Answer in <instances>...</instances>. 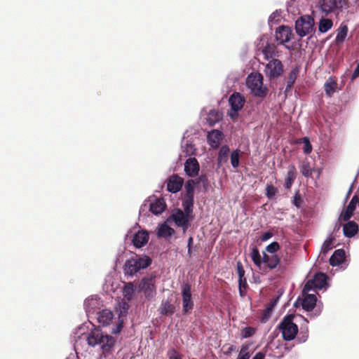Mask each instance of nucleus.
<instances>
[{
    "label": "nucleus",
    "instance_id": "f3484780",
    "mask_svg": "<svg viewBox=\"0 0 359 359\" xmlns=\"http://www.w3.org/2000/svg\"><path fill=\"white\" fill-rule=\"evenodd\" d=\"M200 170V165L196 158H189L184 163V172L189 177L198 176Z\"/></svg>",
    "mask_w": 359,
    "mask_h": 359
},
{
    "label": "nucleus",
    "instance_id": "0eeeda50",
    "mask_svg": "<svg viewBox=\"0 0 359 359\" xmlns=\"http://www.w3.org/2000/svg\"><path fill=\"white\" fill-rule=\"evenodd\" d=\"M165 208L166 204L163 198L152 196L141 206L140 212L142 213L145 209L149 208L154 215H158L161 214Z\"/></svg>",
    "mask_w": 359,
    "mask_h": 359
},
{
    "label": "nucleus",
    "instance_id": "412c9836",
    "mask_svg": "<svg viewBox=\"0 0 359 359\" xmlns=\"http://www.w3.org/2000/svg\"><path fill=\"white\" fill-rule=\"evenodd\" d=\"M97 320V323L103 326H108L114 319V313L109 309H103L97 312L96 315L93 316Z\"/></svg>",
    "mask_w": 359,
    "mask_h": 359
},
{
    "label": "nucleus",
    "instance_id": "c9c22d12",
    "mask_svg": "<svg viewBox=\"0 0 359 359\" xmlns=\"http://www.w3.org/2000/svg\"><path fill=\"white\" fill-rule=\"evenodd\" d=\"M333 26V22L332 20L328 18H322L318 23V31L320 33H326Z\"/></svg>",
    "mask_w": 359,
    "mask_h": 359
},
{
    "label": "nucleus",
    "instance_id": "c03bdc74",
    "mask_svg": "<svg viewBox=\"0 0 359 359\" xmlns=\"http://www.w3.org/2000/svg\"><path fill=\"white\" fill-rule=\"evenodd\" d=\"M255 333V329L252 327H245L241 330V337L243 339L252 337Z\"/></svg>",
    "mask_w": 359,
    "mask_h": 359
},
{
    "label": "nucleus",
    "instance_id": "c85d7f7f",
    "mask_svg": "<svg viewBox=\"0 0 359 359\" xmlns=\"http://www.w3.org/2000/svg\"><path fill=\"white\" fill-rule=\"evenodd\" d=\"M337 87L338 84L332 77H329L324 84L325 93L330 97L337 91Z\"/></svg>",
    "mask_w": 359,
    "mask_h": 359
},
{
    "label": "nucleus",
    "instance_id": "79ce46f5",
    "mask_svg": "<svg viewBox=\"0 0 359 359\" xmlns=\"http://www.w3.org/2000/svg\"><path fill=\"white\" fill-rule=\"evenodd\" d=\"M241 151L239 149L233 150L230 155L231 164L233 168H237L239 165V159Z\"/></svg>",
    "mask_w": 359,
    "mask_h": 359
},
{
    "label": "nucleus",
    "instance_id": "72a5a7b5",
    "mask_svg": "<svg viewBox=\"0 0 359 359\" xmlns=\"http://www.w3.org/2000/svg\"><path fill=\"white\" fill-rule=\"evenodd\" d=\"M295 178H296L295 167L294 165H290L289 167L288 171L287 172L284 187L286 189H290L292 187Z\"/></svg>",
    "mask_w": 359,
    "mask_h": 359
},
{
    "label": "nucleus",
    "instance_id": "de8ad7c7",
    "mask_svg": "<svg viewBox=\"0 0 359 359\" xmlns=\"http://www.w3.org/2000/svg\"><path fill=\"white\" fill-rule=\"evenodd\" d=\"M302 142L304 144V152L306 154H309L312 151V146L310 143L309 139L308 137H304L302 139Z\"/></svg>",
    "mask_w": 359,
    "mask_h": 359
},
{
    "label": "nucleus",
    "instance_id": "e433bc0d",
    "mask_svg": "<svg viewBox=\"0 0 359 359\" xmlns=\"http://www.w3.org/2000/svg\"><path fill=\"white\" fill-rule=\"evenodd\" d=\"M348 34V27L345 25H341L339 28L337 29V34L335 39V42L337 44H340L343 43Z\"/></svg>",
    "mask_w": 359,
    "mask_h": 359
},
{
    "label": "nucleus",
    "instance_id": "09e8293b",
    "mask_svg": "<svg viewBox=\"0 0 359 359\" xmlns=\"http://www.w3.org/2000/svg\"><path fill=\"white\" fill-rule=\"evenodd\" d=\"M277 189L273 185H267L266 187V195L269 198H272L276 194Z\"/></svg>",
    "mask_w": 359,
    "mask_h": 359
},
{
    "label": "nucleus",
    "instance_id": "a19ab883",
    "mask_svg": "<svg viewBox=\"0 0 359 359\" xmlns=\"http://www.w3.org/2000/svg\"><path fill=\"white\" fill-rule=\"evenodd\" d=\"M277 300H278V298L276 299H273L269 303V304L266 308V309L264 311L263 317H262V322H266V320H268V319L269 318V317H270V316L271 314V312H272L275 305L276 304Z\"/></svg>",
    "mask_w": 359,
    "mask_h": 359
},
{
    "label": "nucleus",
    "instance_id": "3c124183",
    "mask_svg": "<svg viewBox=\"0 0 359 359\" xmlns=\"http://www.w3.org/2000/svg\"><path fill=\"white\" fill-rule=\"evenodd\" d=\"M250 354L247 348H242L237 359H250Z\"/></svg>",
    "mask_w": 359,
    "mask_h": 359
},
{
    "label": "nucleus",
    "instance_id": "0e129e2a",
    "mask_svg": "<svg viewBox=\"0 0 359 359\" xmlns=\"http://www.w3.org/2000/svg\"><path fill=\"white\" fill-rule=\"evenodd\" d=\"M345 4H347V0H342Z\"/></svg>",
    "mask_w": 359,
    "mask_h": 359
},
{
    "label": "nucleus",
    "instance_id": "393cba45",
    "mask_svg": "<svg viewBox=\"0 0 359 359\" xmlns=\"http://www.w3.org/2000/svg\"><path fill=\"white\" fill-rule=\"evenodd\" d=\"M263 264H266L270 269H275L280 262V259L276 255H267L263 252L262 255Z\"/></svg>",
    "mask_w": 359,
    "mask_h": 359
},
{
    "label": "nucleus",
    "instance_id": "a18cd8bd",
    "mask_svg": "<svg viewBox=\"0 0 359 359\" xmlns=\"http://www.w3.org/2000/svg\"><path fill=\"white\" fill-rule=\"evenodd\" d=\"M333 246H334L333 239L332 238L327 239L324 242V243L322 246V248H321V252L323 253H327L329 250L332 249Z\"/></svg>",
    "mask_w": 359,
    "mask_h": 359
},
{
    "label": "nucleus",
    "instance_id": "ea45409f",
    "mask_svg": "<svg viewBox=\"0 0 359 359\" xmlns=\"http://www.w3.org/2000/svg\"><path fill=\"white\" fill-rule=\"evenodd\" d=\"M300 170L304 177H309L312 175L313 167L309 161H303L300 166Z\"/></svg>",
    "mask_w": 359,
    "mask_h": 359
},
{
    "label": "nucleus",
    "instance_id": "49530a36",
    "mask_svg": "<svg viewBox=\"0 0 359 359\" xmlns=\"http://www.w3.org/2000/svg\"><path fill=\"white\" fill-rule=\"evenodd\" d=\"M279 248L280 245L277 242H273L266 246V250L267 252L274 255V253L278 250Z\"/></svg>",
    "mask_w": 359,
    "mask_h": 359
},
{
    "label": "nucleus",
    "instance_id": "13d9d810",
    "mask_svg": "<svg viewBox=\"0 0 359 359\" xmlns=\"http://www.w3.org/2000/svg\"><path fill=\"white\" fill-rule=\"evenodd\" d=\"M193 243V238L191 236L188 240V253L191 254V246Z\"/></svg>",
    "mask_w": 359,
    "mask_h": 359
},
{
    "label": "nucleus",
    "instance_id": "5fc2aeb1",
    "mask_svg": "<svg viewBox=\"0 0 359 359\" xmlns=\"http://www.w3.org/2000/svg\"><path fill=\"white\" fill-rule=\"evenodd\" d=\"M238 284H239V289L244 288V290H246L248 283H247V280H246L245 278L238 279Z\"/></svg>",
    "mask_w": 359,
    "mask_h": 359
},
{
    "label": "nucleus",
    "instance_id": "a211bd4d",
    "mask_svg": "<svg viewBox=\"0 0 359 359\" xmlns=\"http://www.w3.org/2000/svg\"><path fill=\"white\" fill-rule=\"evenodd\" d=\"M128 309L129 304L128 302L123 300L119 303L118 306L117 308V311L119 312L118 323L116 325L114 328L112 329L111 332L113 334H116L121 332L123 327V317L127 313Z\"/></svg>",
    "mask_w": 359,
    "mask_h": 359
},
{
    "label": "nucleus",
    "instance_id": "9d476101",
    "mask_svg": "<svg viewBox=\"0 0 359 359\" xmlns=\"http://www.w3.org/2000/svg\"><path fill=\"white\" fill-rule=\"evenodd\" d=\"M264 74L270 80L281 76L283 72V65L280 60L272 59L265 65Z\"/></svg>",
    "mask_w": 359,
    "mask_h": 359
},
{
    "label": "nucleus",
    "instance_id": "bf43d9fd",
    "mask_svg": "<svg viewBox=\"0 0 359 359\" xmlns=\"http://www.w3.org/2000/svg\"><path fill=\"white\" fill-rule=\"evenodd\" d=\"M191 182H193V181H188V183H187V184L186 186L187 191H189V192L192 191V187L191 185Z\"/></svg>",
    "mask_w": 359,
    "mask_h": 359
},
{
    "label": "nucleus",
    "instance_id": "39448f33",
    "mask_svg": "<svg viewBox=\"0 0 359 359\" xmlns=\"http://www.w3.org/2000/svg\"><path fill=\"white\" fill-rule=\"evenodd\" d=\"M313 27L314 20L309 15L301 16L295 22L296 33L300 37L311 34L313 30Z\"/></svg>",
    "mask_w": 359,
    "mask_h": 359
},
{
    "label": "nucleus",
    "instance_id": "bb28decb",
    "mask_svg": "<svg viewBox=\"0 0 359 359\" xmlns=\"http://www.w3.org/2000/svg\"><path fill=\"white\" fill-rule=\"evenodd\" d=\"M345 258V251L342 249L337 250L330 258V264L333 266L341 264Z\"/></svg>",
    "mask_w": 359,
    "mask_h": 359
},
{
    "label": "nucleus",
    "instance_id": "58836bf2",
    "mask_svg": "<svg viewBox=\"0 0 359 359\" xmlns=\"http://www.w3.org/2000/svg\"><path fill=\"white\" fill-rule=\"evenodd\" d=\"M250 257L255 265L261 269L262 265L263 264L262 256H261L257 248H252V252L250 253Z\"/></svg>",
    "mask_w": 359,
    "mask_h": 359
},
{
    "label": "nucleus",
    "instance_id": "680f3d73",
    "mask_svg": "<svg viewBox=\"0 0 359 359\" xmlns=\"http://www.w3.org/2000/svg\"><path fill=\"white\" fill-rule=\"evenodd\" d=\"M306 339H307V335H306V337H304V339H303V340H301L300 341H301V342H302H302H304V341H305L306 340Z\"/></svg>",
    "mask_w": 359,
    "mask_h": 359
},
{
    "label": "nucleus",
    "instance_id": "9b49d317",
    "mask_svg": "<svg viewBox=\"0 0 359 359\" xmlns=\"http://www.w3.org/2000/svg\"><path fill=\"white\" fill-rule=\"evenodd\" d=\"M138 288L148 300H151L156 294V287L154 278H144L142 279Z\"/></svg>",
    "mask_w": 359,
    "mask_h": 359
},
{
    "label": "nucleus",
    "instance_id": "2eb2a0df",
    "mask_svg": "<svg viewBox=\"0 0 359 359\" xmlns=\"http://www.w3.org/2000/svg\"><path fill=\"white\" fill-rule=\"evenodd\" d=\"M306 292L303 290L302 298H298L297 303L301 304L305 311H310L316 305L317 298L315 294H306Z\"/></svg>",
    "mask_w": 359,
    "mask_h": 359
},
{
    "label": "nucleus",
    "instance_id": "8fccbe9b",
    "mask_svg": "<svg viewBox=\"0 0 359 359\" xmlns=\"http://www.w3.org/2000/svg\"><path fill=\"white\" fill-rule=\"evenodd\" d=\"M191 206H192L191 201H186L183 203V207H184V210L183 212L185 214H187L189 215V217H192L191 216V212H192Z\"/></svg>",
    "mask_w": 359,
    "mask_h": 359
},
{
    "label": "nucleus",
    "instance_id": "423d86ee",
    "mask_svg": "<svg viewBox=\"0 0 359 359\" xmlns=\"http://www.w3.org/2000/svg\"><path fill=\"white\" fill-rule=\"evenodd\" d=\"M346 5L342 0H318L317 2V8L326 15L341 11Z\"/></svg>",
    "mask_w": 359,
    "mask_h": 359
},
{
    "label": "nucleus",
    "instance_id": "4468645a",
    "mask_svg": "<svg viewBox=\"0 0 359 359\" xmlns=\"http://www.w3.org/2000/svg\"><path fill=\"white\" fill-rule=\"evenodd\" d=\"M182 312L189 313L194 308V302L191 299V286L188 283L183 284L182 287Z\"/></svg>",
    "mask_w": 359,
    "mask_h": 359
},
{
    "label": "nucleus",
    "instance_id": "ddd939ff",
    "mask_svg": "<svg viewBox=\"0 0 359 359\" xmlns=\"http://www.w3.org/2000/svg\"><path fill=\"white\" fill-rule=\"evenodd\" d=\"M102 306V302L97 295L91 296L86 299L84 309L89 318H93L97 313L96 311Z\"/></svg>",
    "mask_w": 359,
    "mask_h": 359
},
{
    "label": "nucleus",
    "instance_id": "473e14b6",
    "mask_svg": "<svg viewBox=\"0 0 359 359\" xmlns=\"http://www.w3.org/2000/svg\"><path fill=\"white\" fill-rule=\"evenodd\" d=\"M222 118V114L215 109H211L208 114L206 121L209 126H212Z\"/></svg>",
    "mask_w": 359,
    "mask_h": 359
},
{
    "label": "nucleus",
    "instance_id": "4be33fe9",
    "mask_svg": "<svg viewBox=\"0 0 359 359\" xmlns=\"http://www.w3.org/2000/svg\"><path fill=\"white\" fill-rule=\"evenodd\" d=\"M183 184V179L177 175L171 176L167 182V189L171 193L178 192Z\"/></svg>",
    "mask_w": 359,
    "mask_h": 359
},
{
    "label": "nucleus",
    "instance_id": "052dcab7",
    "mask_svg": "<svg viewBox=\"0 0 359 359\" xmlns=\"http://www.w3.org/2000/svg\"><path fill=\"white\" fill-rule=\"evenodd\" d=\"M239 293L241 297H244L245 295V290L244 288L239 289Z\"/></svg>",
    "mask_w": 359,
    "mask_h": 359
},
{
    "label": "nucleus",
    "instance_id": "2f4dec72",
    "mask_svg": "<svg viewBox=\"0 0 359 359\" xmlns=\"http://www.w3.org/2000/svg\"><path fill=\"white\" fill-rule=\"evenodd\" d=\"M160 313L164 316H171L175 311V307L168 301H163L160 308Z\"/></svg>",
    "mask_w": 359,
    "mask_h": 359
},
{
    "label": "nucleus",
    "instance_id": "7c9ffc66",
    "mask_svg": "<svg viewBox=\"0 0 359 359\" xmlns=\"http://www.w3.org/2000/svg\"><path fill=\"white\" fill-rule=\"evenodd\" d=\"M135 286L132 283H127L124 285L122 292L124 299L127 301H131L134 297Z\"/></svg>",
    "mask_w": 359,
    "mask_h": 359
},
{
    "label": "nucleus",
    "instance_id": "4c0bfd02",
    "mask_svg": "<svg viewBox=\"0 0 359 359\" xmlns=\"http://www.w3.org/2000/svg\"><path fill=\"white\" fill-rule=\"evenodd\" d=\"M182 149L183 152H184L187 156L194 155L196 150L194 145L189 140H185L184 137L182 142Z\"/></svg>",
    "mask_w": 359,
    "mask_h": 359
},
{
    "label": "nucleus",
    "instance_id": "4d7b16f0",
    "mask_svg": "<svg viewBox=\"0 0 359 359\" xmlns=\"http://www.w3.org/2000/svg\"><path fill=\"white\" fill-rule=\"evenodd\" d=\"M358 76H359V62L358 63L357 67L355 69V70L351 76V80L353 81Z\"/></svg>",
    "mask_w": 359,
    "mask_h": 359
},
{
    "label": "nucleus",
    "instance_id": "b1692460",
    "mask_svg": "<svg viewBox=\"0 0 359 359\" xmlns=\"http://www.w3.org/2000/svg\"><path fill=\"white\" fill-rule=\"evenodd\" d=\"M170 223L171 222H167L166 220L164 223L158 225L157 229V236L158 237L168 238L175 233V230L168 225V224Z\"/></svg>",
    "mask_w": 359,
    "mask_h": 359
},
{
    "label": "nucleus",
    "instance_id": "603ef678",
    "mask_svg": "<svg viewBox=\"0 0 359 359\" xmlns=\"http://www.w3.org/2000/svg\"><path fill=\"white\" fill-rule=\"evenodd\" d=\"M236 270L238 276V279L244 278H245V270L242 266V264L241 262H238L236 265Z\"/></svg>",
    "mask_w": 359,
    "mask_h": 359
},
{
    "label": "nucleus",
    "instance_id": "dca6fc26",
    "mask_svg": "<svg viewBox=\"0 0 359 359\" xmlns=\"http://www.w3.org/2000/svg\"><path fill=\"white\" fill-rule=\"evenodd\" d=\"M224 135L219 130H212L207 135V142L212 149H218Z\"/></svg>",
    "mask_w": 359,
    "mask_h": 359
},
{
    "label": "nucleus",
    "instance_id": "cd10ccee",
    "mask_svg": "<svg viewBox=\"0 0 359 359\" xmlns=\"http://www.w3.org/2000/svg\"><path fill=\"white\" fill-rule=\"evenodd\" d=\"M229 151V147L226 144H224L219 148L217 158V163L218 166H222L224 163L227 162Z\"/></svg>",
    "mask_w": 359,
    "mask_h": 359
},
{
    "label": "nucleus",
    "instance_id": "6e6552de",
    "mask_svg": "<svg viewBox=\"0 0 359 359\" xmlns=\"http://www.w3.org/2000/svg\"><path fill=\"white\" fill-rule=\"evenodd\" d=\"M229 102L231 109L228 114L231 118H235L238 116V111L243 107L245 99L240 93L235 92L230 95Z\"/></svg>",
    "mask_w": 359,
    "mask_h": 359
},
{
    "label": "nucleus",
    "instance_id": "20e7f679",
    "mask_svg": "<svg viewBox=\"0 0 359 359\" xmlns=\"http://www.w3.org/2000/svg\"><path fill=\"white\" fill-rule=\"evenodd\" d=\"M294 318L292 315L285 316L278 325L279 330L285 341L294 339L298 333V326L294 322Z\"/></svg>",
    "mask_w": 359,
    "mask_h": 359
},
{
    "label": "nucleus",
    "instance_id": "f03ea898",
    "mask_svg": "<svg viewBox=\"0 0 359 359\" xmlns=\"http://www.w3.org/2000/svg\"><path fill=\"white\" fill-rule=\"evenodd\" d=\"M245 85L250 93L255 97L264 98L269 92L268 88L264 84V77L259 72H252L248 75Z\"/></svg>",
    "mask_w": 359,
    "mask_h": 359
},
{
    "label": "nucleus",
    "instance_id": "f8f14e48",
    "mask_svg": "<svg viewBox=\"0 0 359 359\" xmlns=\"http://www.w3.org/2000/svg\"><path fill=\"white\" fill-rule=\"evenodd\" d=\"M327 276L323 273H316L313 278L306 283L304 286V291H309L312 287L318 290L326 288Z\"/></svg>",
    "mask_w": 359,
    "mask_h": 359
},
{
    "label": "nucleus",
    "instance_id": "1a4fd4ad",
    "mask_svg": "<svg viewBox=\"0 0 359 359\" xmlns=\"http://www.w3.org/2000/svg\"><path fill=\"white\" fill-rule=\"evenodd\" d=\"M192 219V217H189L182 210H175L171 215L167 219V222H175V225L178 227H182L186 231L189 226V223Z\"/></svg>",
    "mask_w": 359,
    "mask_h": 359
},
{
    "label": "nucleus",
    "instance_id": "e2e57ef3",
    "mask_svg": "<svg viewBox=\"0 0 359 359\" xmlns=\"http://www.w3.org/2000/svg\"><path fill=\"white\" fill-rule=\"evenodd\" d=\"M238 80V77L237 76H235V78H234V81H237Z\"/></svg>",
    "mask_w": 359,
    "mask_h": 359
},
{
    "label": "nucleus",
    "instance_id": "7ed1b4c3",
    "mask_svg": "<svg viewBox=\"0 0 359 359\" xmlns=\"http://www.w3.org/2000/svg\"><path fill=\"white\" fill-rule=\"evenodd\" d=\"M151 263V259L146 255H135L127 260L124 265L125 273L133 276L141 269L147 268Z\"/></svg>",
    "mask_w": 359,
    "mask_h": 359
},
{
    "label": "nucleus",
    "instance_id": "c756f323",
    "mask_svg": "<svg viewBox=\"0 0 359 359\" xmlns=\"http://www.w3.org/2000/svg\"><path fill=\"white\" fill-rule=\"evenodd\" d=\"M262 53L264 58L267 60L274 59V57H278V52L276 46L273 44H267L262 50Z\"/></svg>",
    "mask_w": 359,
    "mask_h": 359
},
{
    "label": "nucleus",
    "instance_id": "aec40b11",
    "mask_svg": "<svg viewBox=\"0 0 359 359\" xmlns=\"http://www.w3.org/2000/svg\"><path fill=\"white\" fill-rule=\"evenodd\" d=\"M149 239V232L144 229L138 230L133 234L132 242L133 245L140 248L145 245Z\"/></svg>",
    "mask_w": 359,
    "mask_h": 359
},
{
    "label": "nucleus",
    "instance_id": "6ab92c4d",
    "mask_svg": "<svg viewBox=\"0 0 359 359\" xmlns=\"http://www.w3.org/2000/svg\"><path fill=\"white\" fill-rule=\"evenodd\" d=\"M292 36V29L287 26H280L276 31V39L280 44L289 42Z\"/></svg>",
    "mask_w": 359,
    "mask_h": 359
},
{
    "label": "nucleus",
    "instance_id": "f704fd0d",
    "mask_svg": "<svg viewBox=\"0 0 359 359\" xmlns=\"http://www.w3.org/2000/svg\"><path fill=\"white\" fill-rule=\"evenodd\" d=\"M299 70H300V69L299 67H295L290 71V72L289 73V75H288V79H287V86H286L285 90L287 91L292 88V86H293L294 83L295 82V81L299 75Z\"/></svg>",
    "mask_w": 359,
    "mask_h": 359
},
{
    "label": "nucleus",
    "instance_id": "5701e85b",
    "mask_svg": "<svg viewBox=\"0 0 359 359\" xmlns=\"http://www.w3.org/2000/svg\"><path fill=\"white\" fill-rule=\"evenodd\" d=\"M357 205V196H354L349 204L346 207L345 211L340 215L339 219L343 221H348L353 215Z\"/></svg>",
    "mask_w": 359,
    "mask_h": 359
},
{
    "label": "nucleus",
    "instance_id": "864d4df0",
    "mask_svg": "<svg viewBox=\"0 0 359 359\" xmlns=\"http://www.w3.org/2000/svg\"><path fill=\"white\" fill-rule=\"evenodd\" d=\"M169 359H182L181 355L174 349L170 350L168 352Z\"/></svg>",
    "mask_w": 359,
    "mask_h": 359
},
{
    "label": "nucleus",
    "instance_id": "f257e3e1",
    "mask_svg": "<svg viewBox=\"0 0 359 359\" xmlns=\"http://www.w3.org/2000/svg\"><path fill=\"white\" fill-rule=\"evenodd\" d=\"M83 330L84 327H80L75 333V335L78 334V339H76L74 342L75 350L79 348L81 341L84 340L87 341L90 346L99 350L104 357L112 354L115 351L116 343L115 337L105 334L97 328L91 330L88 334L85 335L83 332ZM76 337L74 336V338Z\"/></svg>",
    "mask_w": 359,
    "mask_h": 359
},
{
    "label": "nucleus",
    "instance_id": "37998d69",
    "mask_svg": "<svg viewBox=\"0 0 359 359\" xmlns=\"http://www.w3.org/2000/svg\"><path fill=\"white\" fill-rule=\"evenodd\" d=\"M280 12L278 11H274L269 18V25L272 27L274 24H276L280 18Z\"/></svg>",
    "mask_w": 359,
    "mask_h": 359
},
{
    "label": "nucleus",
    "instance_id": "6e6d98bb",
    "mask_svg": "<svg viewBox=\"0 0 359 359\" xmlns=\"http://www.w3.org/2000/svg\"><path fill=\"white\" fill-rule=\"evenodd\" d=\"M272 236V233L269 231L265 232L262 234L260 239L262 241L264 242L268 241L269 238H271Z\"/></svg>",
    "mask_w": 359,
    "mask_h": 359
},
{
    "label": "nucleus",
    "instance_id": "a878e982",
    "mask_svg": "<svg viewBox=\"0 0 359 359\" xmlns=\"http://www.w3.org/2000/svg\"><path fill=\"white\" fill-rule=\"evenodd\" d=\"M358 231V225L354 221H349L343 226L344 234L346 237L354 236Z\"/></svg>",
    "mask_w": 359,
    "mask_h": 359
}]
</instances>
